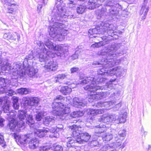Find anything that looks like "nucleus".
I'll return each instance as SVG.
<instances>
[{"label": "nucleus", "mask_w": 151, "mask_h": 151, "mask_svg": "<svg viewBox=\"0 0 151 151\" xmlns=\"http://www.w3.org/2000/svg\"><path fill=\"white\" fill-rule=\"evenodd\" d=\"M34 58L33 52H31L24 59L23 63V68H21V63H14L12 69V79L17 81L18 80L22 81L25 78L26 74L30 77L34 76L37 72L38 70L34 68L29 64L32 63V60Z\"/></svg>", "instance_id": "39448f33"}, {"label": "nucleus", "mask_w": 151, "mask_h": 151, "mask_svg": "<svg viewBox=\"0 0 151 151\" xmlns=\"http://www.w3.org/2000/svg\"><path fill=\"white\" fill-rule=\"evenodd\" d=\"M88 145L91 147H99L100 145L98 141L96 138H93L92 140L88 143Z\"/></svg>", "instance_id": "473e14b6"}, {"label": "nucleus", "mask_w": 151, "mask_h": 151, "mask_svg": "<svg viewBox=\"0 0 151 151\" xmlns=\"http://www.w3.org/2000/svg\"><path fill=\"white\" fill-rule=\"evenodd\" d=\"M9 106L7 104L4 105L3 107V111L5 113H8L9 111Z\"/></svg>", "instance_id": "79ce46f5"}, {"label": "nucleus", "mask_w": 151, "mask_h": 151, "mask_svg": "<svg viewBox=\"0 0 151 151\" xmlns=\"http://www.w3.org/2000/svg\"><path fill=\"white\" fill-rule=\"evenodd\" d=\"M64 97L59 95L57 96L55 99H54L52 103V106L53 109L52 114L54 115L59 116L62 120L65 119H69L83 116L84 112L83 111H74L70 114H68L70 112V108L68 106H66L61 103L63 100Z\"/></svg>", "instance_id": "423d86ee"}, {"label": "nucleus", "mask_w": 151, "mask_h": 151, "mask_svg": "<svg viewBox=\"0 0 151 151\" xmlns=\"http://www.w3.org/2000/svg\"><path fill=\"white\" fill-rule=\"evenodd\" d=\"M67 76V75L65 74H59L57 75L55 78L56 82H59L60 83H61L62 81L66 78Z\"/></svg>", "instance_id": "2f4dec72"}, {"label": "nucleus", "mask_w": 151, "mask_h": 151, "mask_svg": "<svg viewBox=\"0 0 151 151\" xmlns=\"http://www.w3.org/2000/svg\"><path fill=\"white\" fill-rule=\"evenodd\" d=\"M115 103V101H113L105 102H100L98 103L96 106L98 107H104V108L103 109L106 110H110L112 108L113 110L114 111H116L118 110L120 107L121 105V103L119 102L113 107L112 106Z\"/></svg>", "instance_id": "f8f14e48"}, {"label": "nucleus", "mask_w": 151, "mask_h": 151, "mask_svg": "<svg viewBox=\"0 0 151 151\" xmlns=\"http://www.w3.org/2000/svg\"><path fill=\"white\" fill-rule=\"evenodd\" d=\"M70 129H71L72 134L71 136H72L73 138H72L71 137H68L67 138L66 141V146L68 147H73L76 146V145L75 144L78 143L79 144V139L77 137V136H75L73 135V132L74 131H75L73 127H71V126H70Z\"/></svg>", "instance_id": "2eb2a0df"}, {"label": "nucleus", "mask_w": 151, "mask_h": 151, "mask_svg": "<svg viewBox=\"0 0 151 151\" xmlns=\"http://www.w3.org/2000/svg\"><path fill=\"white\" fill-rule=\"evenodd\" d=\"M106 79V78L102 77H100L99 79H98L97 81L100 83H103L105 82Z\"/></svg>", "instance_id": "3c124183"}, {"label": "nucleus", "mask_w": 151, "mask_h": 151, "mask_svg": "<svg viewBox=\"0 0 151 151\" xmlns=\"http://www.w3.org/2000/svg\"><path fill=\"white\" fill-rule=\"evenodd\" d=\"M39 49L40 52H38V56L39 60L41 62L45 63L44 67L49 70V71L56 70L57 65L51 58L56 57L57 56H65V52L63 47L61 45H56L50 40H48L45 42V45L49 49L53 50L51 51L45 48V45L40 42Z\"/></svg>", "instance_id": "7ed1b4c3"}, {"label": "nucleus", "mask_w": 151, "mask_h": 151, "mask_svg": "<svg viewBox=\"0 0 151 151\" xmlns=\"http://www.w3.org/2000/svg\"><path fill=\"white\" fill-rule=\"evenodd\" d=\"M55 120L53 118L50 116L45 117L43 120V123L46 126H48L51 122L53 123Z\"/></svg>", "instance_id": "c85d7f7f"}, {"label": "nucleus", "mask_w": 151, "mask_h": 151, "mask_svg": "<svg viewBox=\"0 0 151 151\" xmlns=\"http://www.w3.org/2000/svg\"><path fill=\"white\" fill-rule=\"evenodd\" d=\"M126 143L125 142H124L123 144H122V145H124V146H125V145H126Z\"/></svg>", "instance_id": "69168bd1"}, {"label": "nucleus", "mask_w": 151, "mask_h": 151, "mask_svg": "<svg viewBox=\"0 0 151 151\" xmlns=\"http://www.w3.org/2000/svg\"><path fill=\"white\" fill-rule=\"evenodd\" d=\"M106 130V126L101 124L95 126L94 132L96 134V135H98L104 132Z\"/></svg>", "instance_id": "aec40b11"}, {"label": "nucleus", "mask_w": 151, "mask_h": 151, "mask_svg": "<svg viewBox=\"0 0 151 151\" xmlns=\"http://www.w3.org/2000/svg\"><path fill=\"white\" fill-rule=\"evenodd\" d=\"M145 131L144 130V129L143 127H142L141 128V132L142 133H143Z\"/></svg>", "instance_id": "052dcab7"}, {"label": "nucleus", "mask_w": 151, "mask_h": 151, "mask_svg": "<svg viewBox=\"0 0 151 151\" xmlns=\"http://www.w3.org/2000/svg\"><path fill=\"white\" fill-rule=\"evenodd\" d=\"M110 149L108 144L105 145L100 149V151H106Z\"/></svg>", "instance_id": "a18cd8bd"}, {"label": "nucleus", "mask_w": 151, "mask_h": 151, "mask_svg": "<svg viewBox=\"0 0 151 151\" xmlns=\"http://www.w3.org/2000/svg\"><path fill=\"white\" fill-rule=\"evenodd\" d=\"M0 145L4 148H5L6 145V142L4 141L3 135L0 133Z\"/></svg>", "instance_id": "4c0bfd02"}, {"label": "nucleus", "mask_w": 151, "mask_h": 151, "mask_svg": "<svg viewBox=\"0 0 151 151\" xmlns=\"http://www.w3.org/2000/svg\"><path fill=\"white\" fill-rule=\"evenodd\" d=\"M100 25L101 26L100 27L104 30V34L106 35V38L108 40L117 39L121 34V32H117L114 31L116 27L109 21L101 22ZM109 41V40H107L106 41V44H107Z\"/></svg>", "instance_id": "0eeeda50"}, {"label": "nucleus", "mask_w": 151, "mask_h": 151, "mask_svg": "<svg viewBox=\"0 0 151 151\" xmlns=\"http://www.w3.org/2000/svg\"><path fill=\"white\" fill-rule=\"evenodd\" d=\"M126 131L125 129H122L120 130L118 132V135L116 137L118 138V139L120 142H122V141L124 138L126 136Z\"/></svg>", "instance_id": "a878e982"}, {"label": "nucleus", "mask_w": 151, "mask_h": 151, "mask_svg": "<svg viewBox=\"0 0 151 151\" xmlns=\"http://www.w3.org/2000/svg\"><path fill=\"white\" fill-rule=\"evenodd\" d=\"M65 0H57L56 5L52 10L51 15L48 17L52 23L48 28L49 35L58 41H61L68 33L65 29V22L68 19H71L73 16L70 15L66 11L64 1Z\"/></svg>", "instance_id": "f03ea898"}, {"label": "nucleus", "mask_w": 151, "mask_h": 151, "mask_svg": "<svg viewBox=\"0 0 151 151\" xmlns=\"http://www.w3.org/2000/svg\"><path fill=\"white\" fill-rule=\"evenodd\" d=\"M76 51L75 52V53L73 54L71 56V58L73 60H74L77 59L78 56V53L79 52V51L77 50V48H76Z\"/></svg>", "instance_id": "37998d69"}, {"label": "nucleus", "mask_w": 151, "mask_h": 151, "mask_svg": "<svg viewBox=\"0 0 151 151\" xmlns=\"http://www.w3.org/2000/svg\"><path fill=\"white\" fill-rule=\"evenodd\" d=\"M107 10L106 7L104 6L101 9H99L96 11V14L97 16V18L99 19H103L107 15Z\"/></svg>", "instance_id": "a211bd4d"}, {"label": "nucleus", "mask_w": 151, "mask_h": 151, "mask_svg": "<svg viewBox=\"0 0 151 151\" xmlns=\"http://www.w3.org/2000/svg\"><path fill=\"white\" fill-rule=\"evenodd\" d=\"M7 80L1 77L0 78V93H5L6 95L11 96L15 94L16 92L11 89L10 85L7 83Z\"/></svg>", "instance_id": "9b49d317"}, {"label": "nucleus", "mask_w": 151, "mask_h": 151, "mask_svg": "<svg viewBox=\"0 0 151 151\" xmlns=\"http://www.w3.org/2000/svg\"><path fill=\"white\" fill-rule=\"evenodd\" d=\"M84 151H87V150H84Z\"/></svg>", "instance_id": "774afa93"}, {"label": "nucleus", "mask_w": 151, "mask_h": 151, "mask_svg": "<svg viewBox=\"0 0 151 151\" xmlns=\"http://www.w3.org/2000/svg\"><path fill=\"white\" fill-rule=\"evenodd\" d=\"M54 151H63V147L61 146L58 145L53 147Z\"/></svg>", "instance_id": "c03bdc74"}, {"label": "nucleus", "mask_w": 151, "mask_h": 151, "mask_svg": "<svg viewBox=\"0 0 151 151\" xmlns=\"http://www.w3.org/2000/svg\"><path fill=\"white\" fill-rule=\"evenodd\" d=\"M39 99L37 97L24 98L22 100V104L24 110H22L19 111L18 118L19 120L15 123H10L9 127L10 130L14 132H19L21 131V128L24 127L25 122L24 121L26 118L25 122L31 128L34 129L35 126L36 124L35 123L33 118V116L30 114L27 113L28 106L37 105L39 103Z\"/></svg>", "instance_id": "20e7f679"}, {"label": "nucleus", "mask_w": 151, "mask_h": 151, "mask_svg": "<svg viewBox=\"0 0 151 151\" xmlns=\"http://www.w3.org/2000/svg\"><path fill=\"white\" fill-rule=\"evenodd\" d=\"M104 112V110L101 109H89L88 112V114L91 115L92 116L90 118V119L93 120L94 117L93 116L97 115L98 114H102Z\"/></svg>", "instance_id": "5701e85b"}, {"label": "nucleus", "mask_w": 151, "mask_h": 151, "mask_svg": "<svg viewBox=\"0 0 151 151\" xmlns=\"http://www.w3.org/2000/svg\"><path fill=\"white\" fill-rule=\"evenodd\" d=\"M147 150L148 151H151V145H148Z\"/></svg>", "instance_id": "13d9d810"}, {"label": "nucleus", "mask_w": 151, "mask_h": 151, "mask_svg": "<svg viewBox=\"0 0 151 151\" xmlns=\"http://www.w3.org/2000/svg\"><path fill=\"white\" fill-rule=\"evenodd\" d=\"M108 116L109 117L111 123L113 121H116L117 123H124L126 121L127 113L124 112L123 114H120L119 116H116L113 114H111Z\"/></svg>", "instance_id": "4468645a"}, {"label": "nucleus", "mask_w": 151, "mask_h": 151, "mask_svg": "<svg viewBox=\"0 0 151 151\" xmlns=\"http://www.w3.org/2000/svg\"><path fill=\"white\" fill-rule=\"evenodd\" d=\"M14 111L13 110H12L7 113V115L8 116V118H12L15 116V114L14 113Z\"/></svg>", "instance_id": "a19ab883"}, {"label": "nucleus", "mask_w": 151, "mask_h": 151, "mask_svg": "<svg viewBox=\"0 0 151 151\" xmlns=\"http://www.w3.org/2000/svg\"><path fill=\"white\" fill-rule=\"evenodd\" d=\"M86 9V5L85 4L79 5L76 9V11L78 14H82Z\"/></svg>", "instance_id": "cd10ccee"}, {"label": "nucleus", "mask_w": 151, "mask_h": 151, "mask_svg": "<svg viewBox=\"0 0 151 151\" xmlns=\"http://www.w3.org/2000/svg\"><path fill=\"white\" fill-rule=\"evenodd\" d=\"M101 22H99V24H98L97 26L99 27L97 28H94L90 29H89L88 31V35H93L95 34H99V30H100V29H102L101 28V25H100V23Z\"/></svg>", "instance_id": "b1692460"}, {"label": "nucleus", "mask_w": 151, "mask_h": 151, "mask_svg": "<svg viewBox=\"0 0 151 151\" xmlns=\"http://www.w3.org/2000/svg\"><path fill=\"white\" fill-rule=\"evenodd\" d=\"M29 135H25L21 136L14 133L13 136L17 142H18L22 145H24L28 142L29 148L34 149L38 146L39 141L36 138L30 139Z\"/></svg>", "instance_id": "1a4fd4ad"}, {"label": "nucleus", "mask_w": 151, "mask_h": 151, "mask_svg": "<svg viewBox=\"0 0 151 151\" xmlns=\"http://www.w3.org/2000/svg\"><path fill=\"white\" fill-rule=\"evenodd\" d=\"M125 147V146H124V145H122L120 147V148H121V149H122L123 148H124V147Z\"/></svg>", "instance_id": "0e129e2a"}, {"label": "nucleus", "mask_w": 151, "mask_h": 151, "mask_svg": "<svg viewBox=\"0 0 151 151\" xmlns=\"http://www.w3.org/2000/svg\"><path fill=\"white\" fill-rule=\"evenodd\" d=\"M73 105L74 106L78 108H81L85 106L86 104L84 103L83 101L80 100L78 97H75L73 99Z\"/></svg>", "instance_id": "4be33fe9"}, {"label": "nucleus", "mask_w": 151, "mask_h": 151, "mask_svg": "<svg viewBox=\"0 0 151 151\" xmlns=\"http://www.w3.org/2000/svg\"><path fill=\"white\" fill-rule=\"evenodd\" d=\"M119 0H106L104 5L107 10V15L114 20L119 17V12L122 10L121 5L117 2Z\"/></svg>", "instance_id": "6e6552de"}, {"label": "nucleus", "mask_w": 151, "mask_h": 151, "mask_svg": "<svg viewBox=\"0 0 151 151\" xmlns=\"http://www.w3.org/2000/svg\"><path fill=\"white\" fill-rule=\"evenodd\" d=\"M12 6H15V5L14 4H11L10 6L9 7L7 8L8 9L7 12L12 14L14 12V9L13 8L11 7H12Z\"/></svg>", "instance_id": "de8ad7c7"}, {"label": "nucleus", "mask_w": 151, "mask_h": 151, "mask_svg": "<svg viewBox=\"0 0 151 151\" xmlns=\"http://www.w3.org/2000/svg\"><path fill=\"white\" fill-rule=\"evenodd\" d=\"M98 136V137L96 139L99 142V144L100 145H101L103 144V142H105V140L104 139V135L103 136Z\"/></svg>", "instance_id": "ea45409f"}, {"label": "nucleus", "mask_w": 151, "mask_h": 151, "mask_svg": "<svg viewBox=\"0 0 151 151\" xmlns=\"http://www.w3.org/2000/svg\"><path fill=\"white\" fill-rule=\"evenodd\" d=\"M55 128L53 127L49 128L48 132H50L51 134L49 135V137L50 138H58L59 136V134L57 132Z\"/></svg>", "instance_id": "393cba45"}, {"label": "nucleus", "mask_w": 151, "mask_h": 151, "mask_svg": "<svg viewBox=\"0 0 151 151\" xmlns=\"http://www.w3.org/2000/svg\"><path fill=\"white\" fill-rule=\"evenodd\" d=\"M42 2L44 4H45V0H42Z\"/></svg>", "instance_id": "338daca9"}, {"label": "nucleus", "mask_w": 151, "mask_h": 151, "mask_svg": "<svg viewBox=\"0 0 151 151\" xmlns=\"http://www.w3.org/2000/svg\"><path fill=\"white\" fill-rule=\"evenodd\" d=\"M79 70V68L78 67H73L70 69V73L72 74L77 73Z\"/></svg>", "instance_id": "49530a36"}, {"label": "nucleus", "mask_w": 151, "mask_h": 151, "mask_svg": "<svg viewBox=\"0 0 151 151\" xmlns=\"http://www.w3.org/2000/svg\"><path fill=\"white\" fill-rule=\"evenodd\" d=\"M122 142H120L117 139L115 142H113L108 144L110 149L116 148L119 147L121 145Z\"/></svg>", "instance_id": "c756f323"}, {"label": "nucleus", "mask_w": 151, "mask_h": 151, "mask_svg": "<svg viewBox=\"0 0 151 151\" xmlns=\"http://www.w3.org/2000/svg\"><path fill=\"white\" fill-rule=\"evenodd\" d=\"M50 148H49L47 146H43L41 147L40 149V151H48L50 150Z\"/></svg>", "instance_id": "8fccbe9b"}, {"label": "nucleus", "mask_w": 151, "mask_h": 151, "mask_svg": "<svg viewBox=\"0 0 151 151\" xmlns=\"http://www.w3.org/2000/svg\"><path fill=\"white\" fill-rule=\"evenodd\" d=\"M135 0H128V1L131 3L134 2Z\"/></svg>", "instance_id": "680f3d73"}, {"label": "nucleus", "mask_w": 151, "mask_h": 151, "mask_svg": "<svg viewBox=\"0 0 151 151\" xmlns=\"http://www.w3.org/2000/svg\"><path fill=\"white\" fill-rule=\"evenodd\" d=\"M86 0H76L75 1H77L78 2L79 1L80 2H84ZM76 1H70V4H76V2H75Z\"/></svg>", "instance_id": "864d4df0"}, {"label": "nucleus", "mask_w": 151, "mask_h": 151, "mask_svg": "<svg viewBox=\"0 0 151 151\" xmlns=\"http://www.w3.org/2000/svg\"><path fill=\"white\" fill-rule=\"evenodd\" d=\"M1 2L3 3V4H5L6 3H8L9 1V0H0Z\"/></svg>", "instance_id": "4d7b16f0"}, {"label": "nucleus", "mask_w": 151, "mask_h": 151, "mask_svg": "<svg viewBox=\"0 0 151 151\" xmlns=\"http://www.w3.org/2000/svg\"><path fill=\"white\" fill-rule=\"evenodd\" d=\"M104 49L98 52L99 55L103 56L101 60V63L95 61L93 62V65L101 64L102 68L98 70L99 75L113 76L109 82L106 83L105 86H97L95 78L92 75L91 77H84L82 78L80 76L79 82L81 84L83 85L89 83L88 85L83 87L84 89L89 92L90 97L89 98V102H94V101L99 100L105 98L110 92L109 91L113 89V85L116 84L117 77L124 76L125 72L120 68L117 67L115 68H111L115 65L119 64L120 60L117 59L116 57L121 56L123 54V52H120L118 48V45L115 43H112L111 45L107 47L104 46Z\"/></svg>", "instance_id": "f257e3e1"}, {"label": "nucleus", "mask_w": 151, "mask_h": 151, "mask_svg": "<svg viewBox=\"0 0 151 151\" xmlns=\"http://www.w3.org/2000/svg\"><path fill=\"white\" fill-rule=\"evenodd\" d=\"M56 128L55 129L57 131H62L63 130V126L62 124H58L56 126Z\"/></svg>", "instance_id": "09e8293b"}, {"label": "nucleus", "mask_w": 151, "mask_h": 151, "mask_svg": "<svg viewBox=\"0 0 151 151\" xmlns=\"http://www.w3.org/2000/svg\"><path fill=\"white\" fill-rule=\"evenodd\" d=\"M147 132L146 131H145L143 133L144 135L145 136L147 135Z\"/></svg>", "instance_id": "e2e57ef3"}, {"label": "nucleus", "mask_w": 151, "mask_h": 151, "mask_svg": "<svg viewBox=\"0 0 151 151\" xmlns=\"http://www.w3.org/2000/svg\"><path fill=\"white\" fill-rule=\"evenodd\" d=\"M45 114L44 111L38 112L35 115V118L36 120L37 121H41L42 117L45 116Z\"/></svg>", "instance_id": "f704fd0d"}, {"label": "nucleus", "mask_w": 151, "mask_h": 151, "mask_svg": "<svg viewBox=\"0 0 151 151\" xmlns=\"http://www.w3.org/2000/svg\"><path fill=\"white\" fill-rule=\"evenodd\" d=\"M104 139L105 140L104 143L106 142L109 141L111 140L113 138V135L111 133H106L104 135Z\"/></svg>", "instance_id": "c9c22d12"}, {"label": "nucleus", "mask_w": 151, "mask_h": 151, "mask_svg": "<svg viewBox=\"0 0 151 151\" xmlns=\"http://www.w3.org/2000/svg\"><path fill=\"white\" fill-rule=\"evenodd\" d=\"M13 103H18L19 98L18 97L13 96L12 98Z\"/></svg>", "instance_id": "5fc2aeb1"}, {"label": "nucleus", "mask_w": 151, "mask_h": 151, "mask_svg": "<svg viewBox=\"0 0 151 151\" xmlns=\"http://www.w3.org/2000/svg\"><path fill=\"white\" fill-rule=\"evenodd\" d=\"M49 128H44L43 129H36L34 133L35 135L41 138L44 137L47 132H48Z\"/></svg>", "instance_id": "6ab92c4d"}, {"label": "nucleus", "mask_w": 151, "mask_h": 151, "mask_svg": "<svg viewBox=\"0 0 151 151\" xmlns=\"http://www.w3.org/2000/svg\"><path fill=\"white\" fill-rule=\"evenodd\" d=\"M147 2L148 0H144L143 4L140 10V14H143L141 18L142 20L145 19L146 16L149 10V7L146 5Z\"/></svg>", "instance_id": "f3484780"}, {"label": "nucleus", "mask_w": 151, "mask_h": 151, "mask_svg": "<svg viewBox=\"0 0 151 151\" xmlns=\"http://www.w3.org/2000/svg\"><path fill=\"white\" fill-rule=\"evenodd\" d=\"M106 44H104V42H95L91 45V47H99L101 46L105 45Z\"/></svg>", "instance_id": "58836bf2"}, {"label": "nucleus", "mask_w": 151, "mask_h": 151, "mask_svg": "<svg viewBox=\"0 0 151 151\" xmlns=\"http://www.w3.org/2000/svg\"><path fill=\"white\" fill-rule=\"evenodd\" d=\"M13 107L15 109H18L19 107V103H13Z\"/></svg>", "instance_id": "603ef678"}, {"label": "nucleus", "mask_w": 151, "mask_h": 151, "mask_svg": "<svg viewBox=\"0 0 151 151\" xmlns=\"http://www.w3.org/2000/svg\"><path fill=\"white\" fill-rule=\"evenodd\" d=\"M71 89L68 86H62L60 90V91L63 95L69 94L71 91Z\"/></svg>", "instance_id": "bb28decb"}, {"label": "nucleus", "mask_w": 151, "mask_h": 151, "mask_svg": "<svg viewBox=\"0 0 151 151\" xmlns=\"http://www.w3.org/2000/svg\"><path fill=\"white\" fill-rule=\"evenodd\" d=\"M109 119L108 116H107L106 114H104L101 117L100 121L101 122L109 124L111 123Z\"/></svg>", "instance_id": "7c9ffc66"}, {"label": "nucleus", "mask_w": 151, "mask_h": 151, "mask_svg": "<svg viewBox=\"0 0 151 151\" xmlns=\"http://www.w3.org/2000/svg\"><path fill=\"white\" fill-rule=\"evenodd\" d=\"M66 84L68 85L69 87H70L71 89L76 87V83L75 81H73L72 80H70L69 81H67L66 82Z\"/></svg>", "instance_id": "e433bc0d"}, {"label": "nucleus", "mask_w": 151, "mask_h": 151, "mask_svg": "<svg viewBox=\"0 0 151 151\" xmlns=\"http://www.w3.org/2000/svg\"><path fill=\"white\" fill-rule=\"evenodd\" d=\"M101 5L98 4L97 1L96 0H89L86 6V8L93 9L99 7Z\"/></svg>", "instance_id": "412c9836"}, {"label": "nucleus", "mask_w": 151, "mask_h": 151, "mask_svg": "<svg viewBox=\"0 0 151 151\" xmlns=\"http://www.w3.org/2000/svg\"><path fill=\"white\" fill-rule=\"evenodd\" d=\"M2 52L0 50V75H1V70L8 71L9 72L12 78V69L13 67L10 66L8 63V59L2 57Z\"/></svg>", "instance_id": "ddd939ff"}, {"label": "nucleus", "mask_w": 151, "mask_h": 151, "mask_svg": "<svg viewBox=\"0 0 151 151\" xmlns=\"http://www.w3.org/2000/svg\"><path fill=\"white\" fill-rule=\"evenodd\" d=\"M71 127L74 129L75 131H74L73 135L77 136L79 139V144L83 143L88 142L91 137V135L86 132H83L81 128H78L75 125L71 126Z\"/></svg>", "instance_id": "9d476101"}, {"label": "nucleus", "mask_w": 151, "mask_h": 151, "mask_svg": "<svg viewBox=\"0 0 151 151\" xmlns=\"http://www.w3.org/2000/svg\"><path fill=\"white\" fill-rule=\"evenodd\" d=\"M3 101V100H2V99H1L0 98V105L2 104ZM1 111L0 110V114H1Z\"/></svg>", "instance_id": "bf43d9fd"}, {"label": "nucleus", "mask_w": 151, "mask_h": 151, "mask_svg": "<svg viewBox=\"0 0 151 151\" xmlns=\"http://www.w3.org/2000/svg\"><path fill=\"white\" fill-rule=\"evenodd\" d=\"M42 7V4H38L37 6V11L38 12H40V10L41 9Z\"/></svg>", "instance_id": "6e6d98bb"}, {"label": "nucleus", "mask_w": 151, "mask_h": 151, "mask_svg": "<svg viewBox=\"0 0 151 151\" xmlns=\"http://www.w3.org/2000/svg\"><path fill=\"white\" fill-rule=\"evenodd\" d=\"M4 38L5 39L8 40H13L15 41L17 40L18 41H19L20 37V35L17 33L14 34L13 33L8 32L4 34L3 36Z\"/></svg>", "instance_id": "dca6fc26"}, {"label": "nucleus", "mask_w": 151, "mask_h": 151, "mask_svg": "<svg viewBox=\"0 0 151 151\" xmlns=\"http://www.w3.org/2000/svg\"><path fill=\"white\" fill-rule=\"evenodd\" d=\"M18 92L22 95H26L30 92L29 89L26 88H21L18 89Z\"/></svg>", "instance_id": "72a5a7b5"}]
</instances>
